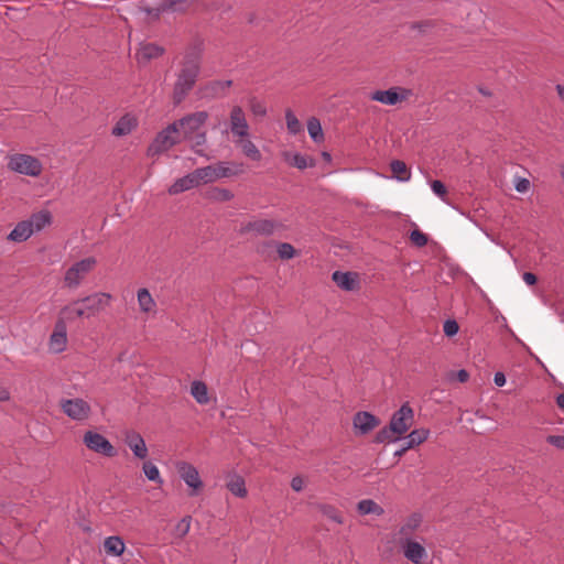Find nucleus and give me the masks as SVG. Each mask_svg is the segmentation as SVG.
I'll use <instances>...</instances> for the list:
<instances>
[{"label":"nucleus","instance_id":"1","mask_svg":"<svg viewBox=\"0 0 564 564\" xmlns=\"http://www.w3.org/2000/svg\"><path fill=\"white\" fill-rule=\"evenodd\" d=\"M113 297L108 292H95L63 306L59 316L70 323L78 318H90L111 305Z\"/></svg>","mask_w":564,"mask_h":564},{"label":"nucleus","instance_id":"2","mask_svg":"<svg viewBox=\"0 0 564 564\" xmlns=\"http://www.w3.org/2000/svg\"><path fill=\"white\" fill-rule=\"evenodd\" d=\"M414 422V411L409 403H403L395 411L388 426L380 430L376 435L378 443H394L401 440Z\"/></svg>","mask_w":564,"mask_h":564},{"label":"nucleus","instance_id":"3","mask_svg":"<svg viewBox=\"0 0 564 564\" xmlns=\"http://www.w3.org/2000/svg\"><path fill=\"white\" fill-rule=\"evenodd\" d=\"M199 69V57L197 55L186 56L174 87V94L178 100L194 87Z\"/></svg>","mask_w":564,"mask_h":564},{"label":"nucleus","instance_id":"4","mask_svg":"<svg viewBox=\"0 0 564 564\" xmlns=\"http://www.w3.org/2000/svg\"><path fill=\"white\" fill-rule=\"evenodd\" d=\"M8 169L21 175L39 177L43 172V164L33 155L15 153L8 158Z\"/></svg>","mask_w":564,"mask_h":564},{"label":"nucleus","instance_id":"5","mask_svg":"<svg viewBox=\"0 0 564 564\" xmlns=\"http://www.w3.org/2000/svg\"><path fill=\"white\" fill-rule=\"evenodd\" d=\"M96 265L97 260L95 257H87L74 262L64 273L65 286L77 289Z\"/></svg>","mask_w":564,"mask_h":564},{"label":"nucleus","instance_id":"6","mask_svg":"<svg viewBox=\"0 0 564 564\" xmlns=\"http://www.w3.org/2000/svg\"><path fill=\"white\" fill-rule=\"evenodd\" d=\"M180 142L178 123H171L160 131L148 148L149 156H156L169 151Z\"/></svg>","mask_w":564,"mask_h":564},{"label":"nucleus","instance_id":"7","mask_svg":"<svg viewBox=\"0 0 564 564\" xmlns=\"http://www.w3.org/2000/svg\"><path fill=\"white\" fill-rule=\"evenodd\" d=\"M59 406L63 413L73 421L83 422L91 415V406L83 398L62 399Z\"/></svg>","mask_w":564,"mask_h":564},{"label":"nucleus","instance_id":"8","mask_svg":"<svg viewBox=\"0 0 564 564\" xmlns=\"http://www.w3.org/2000/svg\"><path fill=\"white\" fill-rule=\"evenodd\" d=\"M411 96V89L402 86H393L386 90H375L370 93L369 98L386 106H395L408 100Z\"/></svg>","mask_w":564,"mask_h":564},{"label":"nucleus","instance_id":"9","mask_svg":"<svg viewBox=\"0 0 564 564\" xmlns=\"http://www.w3.org/2000/svg\"><path fill=\"white\" fill-rule=\"evenodd\" d=\"M209 115L207 111H196L189 113L174 123H178V134L183 135L185 140H191L195 133L207 122Z\"/></svg>","mask_w":564,"mask_h":564},{"label":"nucleus","instance_id":"10","mask_svg":"<svg viewBox=\"0 0 564 564\" xmlns=\"http://www.w3.org/2000/svg\"><path fill=\"white\" fill-rule=\"evenodd\" d=\"M239 173L240 170H234L229 162H218L215 165L197 169V174L203 184L213 183L217 180L230 177Z\"/></svg>","mask_w":564,"mask_h":564},{"label":"nucleus","instance_id":"11","mask_svg":"<svg viewBox=\"0 0 564 564\" xmlns=\"http://www.w3.org/2000/svg\"><path fill=\"white\" fill-rule=\"evenodd\" d=\"M83 443L89 451L101 456L113 457L117 455L115 446L102 434L96 431L85 432Z\"/></svg>","mask_w":564,"mask_h":564},{"label":"nucleus","instance_id":"12","mask_svg":"<svg viewBox=\"0 0 564 564\" xmlns=\"http://www.w3.org/2000/svg\"><path fill=\"white\" fill-rule=\"evenodd\" d=\"M176 470L181 479L189 488V496H197L204 486L198 469L187 462H178L176 464Z\"/></svg>","mask_w":564,"mask_h":564},{"label":"nucleus","instance_id":"13","mask_svg":"<svg viewBox=\"0 0 564 564\" xmlns=\"http://www.w3.org/2000/svg\"><path fill=\"white\" fill-rule=\"evenodd\" d=\"M399 546L403 556L413 564H423L429 556L425 546L412 538L399 539Z\"/></svg>","mask_w":564,"mask_h":564},{"label":"nucleus","instance_id":"14","mask_svg":"<svg viewBox=\"0 0 564 564\" xmlns=\"http://www.w3.org/2000/svg\"><path fill=\"white\" fill-rule=\"evenodd\" d=\"M230 131L236 139L249 137V124L240 106H234L229 116Z\"/></svg>","mask_w":564,"mask_h":564},{"label":"nucleus","instance_id":"15","mask_svg":"<svg viewBox=\"0 0 564 564\" xmlns=\"http://www.w3.org/2000/svg\"><path fill=\"white\" fill-rule=\"evenodd\" d=\"M66 321L58 316L55 323L54 330L50 336L48 348L52 352L59 354L66 349L67 346V328Z\"/></svg>","mask_w":564,"mask_h":564},{"label":"nucleus","instance_id":"16","mask_svg":"<svg viewBox=\"0 0 564 564\" xmlns=\"http://www.w3.org/2000/svg\"><path fill=\"white\" fill-rule=\"evenodd\" d=\"M379 420L367 411L357 412L352 417L355 433L366 435L379 425Z\"/></svg>","mask_w":564,"mask_h":564},{"label":"nucleus","instance_id":"17","mask_svg":"<svg viewBox=\"0 0 564 564\" xmlns=\"http://www.w3.org/2000/svg\"><path fill=\"white\" fill-rule=\"evenodd\" d=\"M124 443L131 449L134 457L145 459L149 451L142 435L135 431H128L124 434Z\"/></svg>","mask_w":564,"mask_h":564},{"label":"nucleus","instance_id":"18","mask_svg":"<svg viewBox=\"0 0 564 564\" xmlns=\"http://www.w3.org/2000/svg\"><path fill=\"white\" fill-rule=\"evenodd\" d=\"M197 169L183 177L177 178L167 189L170 195H176L202 185Z\"/></svg>","mask_w":564,"mask_h":564},{"label":"nucleus","instance_id":"19","mask_svg":"<svg viewBox=\"0 0 564 564\" xmlns=\"http://www.w3.org/2000/svg\"><path fill=\"white\" fill-rule=\"evenodd\" d=\"M26 220L31 225L33 234H36L52 225L53 215L47 209H41L36 213H33Z\"/></svg>","mask_w":564,"mask_h":564},{"label":"nucleus","instance_id":"20","mask_svg":"<svg viewBox=\"0 0 564 564\" xmlns=\"http://www.w3.org/2000/svg\"><path fill=\"white\" fill-rule=\"evenodd\" d=\"M138 126V119L131 113L122 116L112 128V134L124 137L130 134Z\"/></svg>","mask_w":564,"mask_h":564},{"label":"nucleus","instance_id":"21","mask_svg":"<svg viewBox=\"0 0 564 564\" xmlns=\"http://www.w3.org/2000/svg\"><path fill=\"white\" fill-rule=\"evenodd\" d=\"M332 278L336 285L341 290L354 291L358 286L357 273L335 271Z\"/></svg>","mask_w":564,"mask_h":564},{"label":"nucleus","instance_id":"22","mask_svg":"<svg viewBox=\"0 0 564 564\" xmlns=\"http://www.w3.org/2000/svg\"><path fill=\"white\" fill-rule=\"evenodd\" d=\"M278 227H280V225L278 223H275L274 220L258 219V220L250 221L246 226V230L252 231L257 235L270 236L275 231V229Z\"/></svg>","mask_w":564,"mask_h":564},{"label":"nucleus","instance_id":"23","mask_svg":"<svg viewBox=\"0 0 564 564\" xmlns=\"http://www.w3.org/2000/svg\"><path fill=\"white\" fill-rule=\"evenodd\" d=\"M31 225L26 219L19 221L9 232L8 240L12 242H24L33 236Z\"/></svg>","mask_w":564,"mask_h":564},{"label":"nucleus","instance_id":"24","mask_svg":"<svg viewBox=\"0 0 564 564\" xmlns=\"http://www.w3.org/2000/svg\"><path fill=\"white\" fill-rule=\"evenodd\" d=\"M163 54V48L152 43H145L140 46L135 53L138 63L145 64L153 58H156Z\"/></svg>","mask_w":564,"mask_h":564},{"label":"nucleus","instance_id":"25","mask_svg":"<svg viewBox=\"0 0 564 564\" xmlns=\"http://www.w3.org/2000/svg\"><path fill=\"white\" fill-rule=\"evenodd\" d=\"M421 523L422 516L420 513H412L409 516L399 528V539L411 538V535L420 528Z\"/></svg>","mask_w":564,"mask_h":564},{"label":"nucleus","instance_id":"26","mask_svg":"<svg viewBox=\"0 0 564 564\" xmlns=\"http://www.w3.org/2000/svg\"><path fill=\"white\" fill-rule=\"evenodd\" d=\"M235 143L241 149L242 153L252 161H260L262 155L258 147L247 138L235 139Z\"/></svg>","mask_w":564,"mask_h":564},{"label":"nucleus","instance_id":"27","mask_svg":"<svg viewBox=\"0 0 564 564\" xmlns=\"http://www.w3.org/2000/svg\"><path fill=\"white\" fill-rule=\"evenodd\" d=\"M282 158L286 163L300 170H304L307 166L314 165L313 159H307L305 155H302L301 153L297 152L284 151L282 152Z\"/></svg>","mask_w":564,"mask_h":564},{"label":"nucleus","instance_id":"28","mask_svg":"<svg viewBox=\"0 0 564 564\" xmlns=\"http://www.w3.org/2000/svg\"><path fill=\"white\" fill-rule=\"evenodd\" d=\"M137 301L142 313H154L156 303L148 289L142 288L137 292Z\"/></svg>","mask_w":564,"mask_h":564},{"label":"nucleus","instance_id":"29","mask_svg":"<svg viewBox=\"0 0 564 564\" xmlns=\"http://www.w3.org/2000/svg\"><path fill=\"white\" fill-rule=\"evenodd\" d=\"M189 393L198 404L205 405L209 403L208 388L205 382L194 380L191 384Z\"/></svg>","mask_w":564,"mask_h":564},{"label":"nucleus","instance_id":"30","mask_svg":"<svg viewBox=\"0 0 564 564\" xmlns=\"http://www.w3.org/2000/svg\"><path fill=\"white\" fill-rule=\"evenodd\" d=\"M104 547L108 555L120 556L126 550V544L120 536L112 535L105 540Z\"/></svg>","mask_w":564,"mask_h":564},{"label":"nucleus","instance_id":"31","mask_svg":"<svg viewBox=\"0 0 564 564\" xmlns=\"http://www.w3.org/2000/svg\"><path fill=\"white\" fill-rule=\"evenodd\" d=\"M226 486L236 497L243 498L248 494L243 478L238 475L231 476Z\"/></svg>","mask_w":564,"mask_h":564},{"label":"nucleus","instance_id":"32","mask_svg":"<svg viewBox=\"0 0 564 564\" xmlns=\"http://www.w3.org/2000/svg\"><path fill=\"white\" fill-rule=\"evenodd\" d=\"M393 177L400 182H408L411 178V172L403 161L394 160L390 163Z\"/></svg>","mask_w":564,"mask_h":564},{"label":"nucleus","instance_id":"33","mask_svg":"<svg viewBox=\"0 0 564 564\" xmlns=\"http://www.w3.org/2000/svg\"><path fill=\"white\" fill-rule=\"evenodd\" d=\"M358 512L360 514H376V516H382L383 509L380 507L376 501L371 499H364L360 500L357 505Z\"/></svg>","mask_w":564,"mask_h":564},{"label":"nucleus","instance_id":"34","mask_svg":"<svg viewBox=\"0 0 564 564\" xmlns=\"http://www.w3.org/2000/svg\"><path fill=\"white\" fill-rule=\"evenodd\" d=\"M430 436V431L427 429H416L410 432L406 436V448H412L416 445L425 442Z\"/></svg>","mask_w":564,"mask_h":564},{"label":"nucleus","instance_id":"35","mask_svg":"<svg viewBox=\"0 0 564 564\" xmlns=\"http://www.w3.org/2000/svg\"><path fill=\"white\" fill-rule=\"evenodd\" d=\"M307 132L314 142L321 143L324 141V132L322 129V124L316 117H311L307 120Z\"/></svg>","mask_w":564,"mask_h":564},{"label":"nucleus","instance_id":"36","mask_svg":"<svg viewBox=\"0 0 564 564\" xmlns=\"http://www.w3.org/2000/svg\"><path fill=\"white\" fill-rule=\"evenodd\" d=\"M187 8V3L184 0H163L159 8L155 9V17L159 15L160 12H175L183 11Z\"/></svg>","mask_w":564,"mask_h":564},{"label":"nucleus","instance_id":"37","mask_svg":"<svg viewBox=\"0 0 564 564\" xmlns=\"http://www.w3.org/2000/svg\"><path fill=\"white\" fill-rule=\"evenodd\" d=\"M206 197L214 202H229L234 198V193L227 188L213 187L207 191Z\"/></svg>","mask_w":564,"mask_h":564},{"label":"nucleus","instance_id":"38","mask_svg":"<svg viewBox=\"0 0 564 564\" xmlns=\"http://www.w3.org/2000/svg\"><path fill=\"white\" fill-rule=\"evenodd\" d=\"M142 470L148 480L153 481L158 485L163 484L160 470L152 462L143 463Z\"/></svg>","mask_w":564,"mask_h":564},{"label":"nucleus","instance_id":"39","mask_svg":"<svg viewBox=\"0 0 564 564\" xmlns=\"http://www.w3.org/2000/svg\"><path fill=\"white\" fill-rule=\"evenodd\" d=\"M231 85V80H224V82H220V80H217V82H213L210 83L209 85H207L206 87L203 88L202 90V95L204 97H214L218 94L219 90H225L227 89L228 87H230Z\"/></svg>","mask_w":564,"mask_h":564},{"label":"nucleus","instance_id":"40","mask_svg":"<svg viewBox=\"0 0 564 564\" xmlns=\"http://www.w3.org/2000/svg\"><path fill=\"white\" fill-rule=\"evenodd\" d=\"M286 128L291 134H297L302 131V124L292 110L285 111Z\"/></svg>","mask_w":564,"mask_h":564},{"label":"nucleus","instance_id":"41","mask_svg":"<svg viewBox=\"0 0 564 564\" xmlns=\"http://www.w3.org/2000/svg\"><path fill=\"white\" fill-rule=\"evenodd\" d=\"M191 517H184L181 519L174 528V533L178 538H184L191 530Z\"/></svg>","mask_w":564,"mask_h":564},{"label":"nucleus","instance_id":"42","mask_svg":"<svg viewBox=\"0 0 564 564\" xmlns=\"http://www.w3.org/2000/svg\"><path fill=\"white\" fill-rule=\"evenodd\" d=\"M278 254L281 259L289 260L295 256V249L291 243L282 242L278 245Z\"/></svg>","mask_w":564,"mask_h":564},{"label":"nucleus","instance_id":"43","mask_svg":"<svg viewBox=\"0 0 564 564\" xmlns=\"http://www.w3.org/2000/svg\"><path fill=\"white\" fill-rule=\"evenodd\" d=\"M410 239L416 247H424L427 243L426 235L417 229L411 231Z\"/></svg>","mask_w":564,"mask_h":564},{"label":"nucleus","instance_id":"44","mask_svg":"<svg viewBox=\"0 0 564 564\" xmlns=\"http://www.w3.org/2000/svg\"><path fill=\"white\" fill-rule=\"evenodd\" d=\"M250 110L254 116L264 117L267 115V107L264 102L257 99L250 101Z\"/></svg>","mask_w":564,"mask_h":564},{"label":"nucleus","instance_id":"45","mask_svg":"<svg viewBox=\"0 0 564 564\" xmlns=\"http://www.w3.org/2000/svg\"><path fill=\"white\" fill-rule=\"evenodd\" d=\"M431 189L443 202L446 200L445 199V197H446V187H445V185L441 181L435 180V181L431 182Z\"/></svg>","mask_w":564,"mask_h":564},{"label":"nucleus","instance_id":"46","mask_svg":"<svg viewBox=\"0 0 564 564\" xmlns=\"http://www.w3.org/2000/svg\"><path fill=\"white\" fill-rule=\"evenodd\" d=\"M443 330H444L446 336L453 337V336H455L458 333L459 326H458L456 321L447 319L444 323Z\"/></svg>","mask_w":564,"mask_h":564},{"label":"nucleus","instance_id":"47","mask_svg":"<svg viewBox=\"0 0 564 564\" xmlns=\"http://www.w3.org/2000/svg\"><path fill=\"white\" fill-rule=\"evenodd\" d=\"M322 510H323L324 514H326L329 519H332L336 523H343L341 516L330 506H324Z\"/></svg>","mask_w":564,"mask_h":564},{"label":"nucleus","instance_id":"48","mask_svg":"<svg viewBox=\"0 0 564 564\" xmlns=\"http://www.w3.org/2000/svg\"><path fill=\"white\" fill-rule=\"evenodd\" d=\"M546 442L556 448L564 449V436L563 435H549Z\"/></svg>","mask_w":564,"mask_h":564},{"label":"nucleus","instance_id":"49","mask_svg":"<svg viewBox=\"0 0 564 564\" xmlns=\"http://www.w3.org/2000/svg\"><path fill=\"white\" fill-rule=\"evenodd\" d=\"M514 188L519 193H525L530 188V182L528 178L524 177H518L514 183Z\"/></svg>","mask_w":564,"mask_h":564},{"label":"nucleus","instance_id":"50","mask_svg":"<svg viewBox=\"0 0 564 564\" xmlns=\"http://www.w3.org/2000/svg\"><path fill=\"white\" fill-rule=\"evenodd\" d=\"M195 141H194V144H193V149L195 150L196 153L200 154V151L195 149L196 147H200V145H204L205 142H206V132H197L195 133Z\"/></svg>","mask_w":564,"mask_h":564},{"label":"nucleus","instance_id":"51","mask_svg":"<svg viewBox=\"0 0 564 564\" xmlns=\"http://www.w3.org/2000/svg\"><path fill=\"white\" fill-rule=\"evenodd\" d=\"M305 481L301 476H295L291 480V487L294 491L300 492L303 490Z\"/></svg>","mask_w":564,"mask_h":564},{"label":"nucleus","instance_id":"52","mask_svg":"<svg viewBox=\"0 0 564 564\" xmlns=\"http://www.w3.org/2000/svg\"><path fill=\"white\" fill-rule=\"evenodd\" d=\"M454 378L456 380H458L459 382H466L469 378V373L465 369H460L457 372H452L449 375V380H452Z\"/></svg>","mask_w":564,"mask_h":564},{"label":"nucleus","instance_id":"53","mask_svg":"<svg viewBox=\"0 0 564 564\" xmlns=\"http://www.w3.org/2000/svg\"><path fill=\"white\" fill-rule=\"evenodd\" d=\"M522 279L528 285H534L536 283V276L531 272H524Z\"/></svg>","mask_w":564,"mask_h":564},{"label":"nucleus","instance_id":"54","mask_svg":"<svg viewBox=\"0 0 564 564\" xmlns=\"http://www.w3.org/2000/svg\"><path fill=\"white\" fill-rule=\"evenodd\" d=\"M494 381L496 386L502 387L506 383V377L502 372H496L494 377Z\"/></svg>","mask_w":564,"mask_h":564},{"label":"nucleus","instance_id":"55","mask_svg":"<svg viewBox=\"0 0 564 564\" xmlns=\"http://www.w3.org/2000/svg\"><path fill=\"white\" fill-rule=\"evenodd\" d=\"M10 400V391L7 388L0 387V401Z\"/></svg>","mask_w":564,"mask_h":564},{"label":"nucleus","instance_id":"56","mask_svg":"<svg viewBox=\"0 0 564 564\" xmlns=\"http://www.w3.org/2000/svg\"><path fill=\"white\" fill-rule=\"evenodd\" d=\"M556 404L560 409L564 410V393H561L556 397Z\"/></svg>","mask_w":564,"mask_h":564},{"label":"nucleus","instance_id":"57","mask_svg":"<svg viewBox=\"0 0 564 564\" xmlns=\"http://www.w3.org/2000/svg\"><path fill=\"white\" fill-rule=\"evenodd\" d=\"M409 448H406V444L402 446L400 449L395 451L394 456L400 457L402 456Z\"/></svg>","mask_w":564,"mask_h":564},{"label":"nucleus","instance_id":"58","mask_svg":"<svg viewBox=\"0 0 564 564\" xmlns=\"http://www.w3.org/2000/svg\"><path fill=\"white\" fill-rule=\"evenodd\" d=\"M556 89H557V93H558V96L561 97V99L564 100V86L557 85Z\"/></svg>","mask_w":564,"mask_h":564},{"label":"nucleus","instance_id":"59","mask_svg":"<svg viewBox=\"0 0 564 564\" xmlns=\"http://www.w3.org/2000/svg\"><path fill=\"white\" fill-rule=\"evenodd\" d=\"M323 158H324L325 160L329 161V160H330V154H329V153H327V152H323Z\"/></svg>","mask_w":564,"mask_h":564},{"label":"nucleus","instance_id":"60","mask_svg":"<svg viewBox=\"0 0 564 564\" xmlns=\"http://www.w3.org/2000/svg\"><path fill=\"white\" fill-rule=\"evenodd\" d=\"M153 11H154V10H150V9H148V10H147V13H148V14H152V12H153Z\"/></svg>","mask_w":564,"mask_h":564}]
</instances>
